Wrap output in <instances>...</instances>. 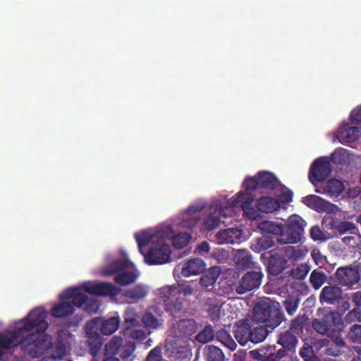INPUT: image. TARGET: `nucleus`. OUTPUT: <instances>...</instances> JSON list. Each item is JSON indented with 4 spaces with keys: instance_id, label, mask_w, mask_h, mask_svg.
Masks as SVG:
<instances>
[{
    "instance_id": "obj_42",
    "label": "nucleus",
    "mask_w": 361,
    "mask_h": 361,
    "mask_svg": "<svg viewBox=\"0 0 361 361\" xmlns=\"http://www.w3.org/2000/svg\"><path fill=\"white\" fill-rule=\"evenodd\" d=\"M135 238L137 243L138 248L141 254L144 253L142 250L143 247L148 245L150 243L152 244L155 243V236L145 231H141L139 233H136L135 235Z\"/></svg>"
},
{
    "instance_id": "obj_34",
    "label": "nucleus",
    "mask_w": 361,
    "mask_h": 361,
    "mask_svg": "<svg viewBox=\"0 0 361 361\" xmlns=\"http://www.w3.org/2000/svg\"><path fill=\"white\" fill-rule=\"evenodd\" d=\"M224 208L219 206L217 209L215 210V213L218 212V214H210L204 220V228L207 231H212L216 228L220 224L219 216H226L223 213Z\"/></svg>"
},
{
    "instance_id": "obj_26",
    "label": "nucleus",
    "mask_w": 361,
    "mask_h": 361,
    "mask_svg": "<svg viewBox=\"0 0 361 361\" xmlns=\"http://www.w3.org/2000/svg\"><path fill=\"white\" fill-rule=\"evenodd\" d=\"M148 290L145 286L139 284L123 293V296L129 302H137L147 297Z\"/></svg>"
},
{
    "instance_id": "obj_35",
    "label": "nucleus",
    "mask_w": 361,
    "mask_h": 361,
    "mask_svg": "<svg viewBox=\"0 0 361 361\" xmlns=\"http://www.w3.org/2000/svg\"><path fill=\"white\" fill-rule=\"evenodd\" d=\"M270 328H268L266 325L264 326L258 325L254 326L252 324V329L251 331L250 341L253 343H259L262 342L268 336L269 333L271 332Z\"/></svg>"
},
{
    "instance_id": "obj_64",
    "label": "nucleus",
    "mask_w": 361,
    "mask_h": 361,
    "mask_svg": "<svg viewBox=\"0 0 361 361\" xmlns=\"http://www.w3.org/2000/svg\"><path fill=\"white\" fill-rule=\"evenodd\" d=\"M349 322H361V307H357L351 310L345 317Z\"/></svg>"
},
{
    "instance_id": "obj_63",
    "label": "nucleus",
    "mask_w": 361,
    "mask_h": 361,
    "mask_svg": "<svg viewBox=\"0 0 361 361\" xmlns=\"http://www.w3.org/2000/svg\"><path fill=\"white\" fill-rule=\"evenodd\" d=\"M145 361H162L161 347L157 346L152 349L147 355Z\"/></svg>"
},
{
    "instance_id": "obj_50",
    "label": "nucleus",
    "mask_w": 361,
    "mask_h": 361,
    "mask_svg": "<svg viewBox=\"0 0 361 361\" xmlns=\"http://www.w3.org/2000/svg\"><path fill=\"white\" fill-rule=\"evenodd\" d=\"M142 319L145 326L148 328L157 329L161 325L159 319L150 312H146Z\"/></svg>"
},
{
    "instance_id": "obj_18",
    "label": "nucleus",
    "mask_w": 361,
    "mask_h": 361,
    "mask_svg": "<svg viewBox=\"0 0 361 361\" xmlns=\"http://www.w3.org/2000/svg\"><path fill=\"white\" fill-rule=\"evenodd\" d=\"M344 185L341 180L331 178L324 185L316 186L315 192L320 194L327 195L331 197H338L343 191Z\"/></svg>"
},
{
    "instance_id": "obj_2",
    "label": "nucleus",
    "mask_w": 361,
    "mask_h": 361,
    "mask_svg": "<svg viewBox=\"0 0 361 361\" xmlns=\"http://www.w3.org/2000/svg\"><path fill=\"white\" fill-rule=\"evenodd\" d=\"M345 154L346 149L338 148L334 151L330 158L321 157L316 159L312 163L308 173L310 183L316 187L318 183L324 182L332 171L331 161L334 164H342Z\"/></svg>"
},
{
    "instance_id": "obj_36",
    "label": "nucleus",
    "mask_w": 361,
    "mask_h": 361,
    "mask_svg": "<svg viewBox=\"0 0 361 361\" xmlns=\"http://www.w3.org/2000/svg\"><path fill=\"white\" fill-rule=\"evenodd\" d=\"M259 228L264 233H271L281 238L283 234V224L271 221H262Z\"/></svg>"
},
{
    "instance_id": "obj_8",
    "label": "nucleus",
    "mask_w": 361,
    "mask_h": 361,
    "mask_svg": "<svg viewBox=\"0 0 361 361\" xmlns=\"http://www.w3.org/2000/svg\"><path fill=\"white\" fill-rule=\"evenodd\" d=\"M335 282L341 286L353 289L360 280L359 270L355 267H341L335 272Z\"/></svg>"
},
{
    "instance_id": "obj_46",
    "label": "nucleus",
    "mask_w": 361,
    "mask_h": 361,
    "mask_svg": "<svg viewBox=\"0 0 361 361\" xmlns=\"http://www.w3.org/2000/svg\"><path fill=\"white\" fill-rule=\"evenodd\" d=\"M128 267V262L123 259H118L112 261L104 270L106 275H113L123 271Z\"/></svg>"
},
{
    "instance_id": "obj_58",
    "label": "nucleus",
    "mask_w": 361,
    "mask_h": 361,
    "mask_svg": "<svg viewBox=\"0 0 361 361\" xmlns=\"http://www.w3.org/2000/svg\"><path fill=\"white\" fill-rule=\"evenodd\" d=\"M126 334L130 338L137 341H144L146 337L147 334L146 332L142 329H130L128 330H126Z\"/></svg>"
},
{
    "instance_id": "obj_12",
    "label": "nucleus",
    "mask_w": 361,
    "mask_h": 361,
    "mask_svg": "<svg viewBox=\"0 0 361 361\" xmlns=\"http://www.w3.org/2000/svg\"><path fill=\"white\" fill-rule=\"evenodd\" d=\"M197 329L198 324L195 319H183L173 324L171 332L174 337L188 338L195 334Z\"/></svg>"
},
{
    "instance_id": "obj_14",
    "label": "nucleus",
    "mask_w": 361,
    "mask_h": 361,
    "mask_svg": "<svg viewBox=\"0 0 361 361\" xmlns=\"http://www.w3.org/2000/svg\"><path fill=\"white\" fill-rule=\"evenodd\" d=\"M252 324V320L244 319L238 321L234 325V336L242 346H245L250 341Z\"/></svg>"
},
{
    "instance_id": "obj_55",
    "label": "nucleus",
    "mask_w": 361,
    "mask_h": 361,
    "mask_svg": "<svg viewBox=\"0 0 361 361\" xmlns=\"http://www.w3.org/2000/svg\"><path fill=\"white\" fill-rule=\"evenodd\" d=\"M348 234V235H345L341 238L342 242L349 247H355L360 242L361 236L360 235L359 230L356 233L352 232Z\"/></svg>"
},
{
    "instance_id": "obj_29",
    "label": "nucleus",
    "mask_w": 361,
    "mask_h": 361,
    "mask_svg": "<svg viewBox=\"0 0 361 361\" xmlns=\"http://www.w3.org/2000/svg\"><path fill=\"white\" fill-rule=\"evenodd\" d=\"M272 307L278 309V314H274L271 312V314H269V315L267 317V319L264 322L268 328H270L271 330H274L278 327L286 319L283 310L281 308V305L279 302H274V303L272 305Z\"/></svg>"
},
{
    "instance_id": "obj_51",
    "label": "nucleus",
    "mask_w": 361,
    "mask_h": 361,
    "mask_svg": "<svg viewBox=\"0 0 361 361\" xmlns=\"http://www.w3.org/2000/svg\"><path fill=\"white\" fill-rule=\"evenodd\" d=\"M300 300L293 296H288L283 302V305L289 315H293L296 312Z\"/></svg>"
},
{
    "instance_id": "obj_59",
    "label": "nucleus",
    "mask_w": 361,
    "mask_h": 361,
    "mask_svg": "<svg viewBox=\"0 0 361 361\" xmlns=\"http://www.w3.org/2000/svg\"><path fill=\"white\" fill-rule=\"evenodd\" d=\"M137 324V319L133 310H126L124 317L125 331L133 328Z\"/></svg>"
},
{
    "instance_id": "obj_33",
    "label": "nucleus",
    "mask_w": 361,
    "mask_h": 361,
    "mask_svg": "<svg viewBox=\"0 0 361 361\" xmlns=\"http://www.w3.org/2000/svg\"><path fill=\"white\" fill-rule=\"evenodd\" d=\"M359 127H348L338 133V138L341 143H351L357 140L360 136Z\"/></svg>"
},
{
    "instance_id": "obj_32",
    "label": "nucleus",
    "mask_w": 361,
    "mask_h": 361,
    "mask_svg": "<svg viewBox=\"0 0 361 361\" xmlns=\"http://www.w3.org/2000/svg\"><path fill=\"white\" fill-rule=\"evenodd\" d=\"M203 357L206 361L225 360V355L222 350L214 345H207L204 348Z\"/></svg>"
},
{
    "instance_id": "obj_25",
    "label": "nucleus",
    "mask_w": 361,
    "mask_h": 361,
    "mask_svg": "<svg viewBox=\"0 0 361 361\" xmlns=\"http://www.w3.org/2000/svg\"><path fill=\"white\" fill-rule=\"evenodd\" d=\"M260 188L274 190L281 185L276 176L269 171H260L257 174Z\"/></svg>"
},
{
    "instance_id": "obj_10",
    "label": "nucleus",
    "mask_w": 361,
    "mask_h": 361,
    "mask_svg": "<svg viewBox=\"0 0 361 361\" xmlns=\"http://www.w3.org/2000/svg\"><path fill=\"white\" fill-rule=\"evenodd\" d=\"M99 318H94L89 321L85 325L87 342L93 354L97 353L102 345V338L98 332Z\"/></svg>"
},
{
    "instance_id": "obj_7",
    "label": "nucleus",
    "mask_w": 361,
    "mask_h": 361,
    "mask_svg": "<svg viewBox=\"0 0 361 361\" xmlns=\"http://www.w3.org/2000/svg\"><path fill=\"white\" fill-rule=\"evenodd\" d=\"M264 274L260 267L255 270L247 271L241 279L235 288V291L239 295L258 289L262 282Z\"/></svg>"
},
{
    "instance_id": "obj_24",
    "label": "nucleus",
    "mask_w": 361,
    "mask_h": 361,
    "mask_svg": "<svg viewBox=\"0 0 361 361\" xmlns=\"http://www.w3.org/2000/svg\"><path fill=\"white\" fill-rule=\"evenodd\" d=\"M100 319L98 324V329L103 335L109 336L114 334L119 327L121 320L119 317L114 316L109 319Z\"/></svg>"
},
{
    "instance_id": "obj_45",
    "label": "nucleus",
    "mask_w": 361,
    "mask_h": 361,
    "mask_svg": "<svg viewBox=\"0 0 361 361\" xmlns=\"http://www.w3.org/2000/svg\"><path fill=\"white\" fill-rule=\"evenodd\" d=\"M215 337V333L211 325H207L195 336V340L202 344L212 341Z\"/></svg>"
},
{
    "instance_id": "obj_53",
    "label": "nucleus",
    "mask_w": 361,
    "mask_h": 361,
    "mask_svg": "<svg viewBox=\"0 0 361 361\" xmlns=\"http://www.w3.org/2000/svg\"><path fill=\"white\" fill-rule=\"evenodd\" d=\"M191 235L186 232L178 233L173 238V245L176 248H182L190 241Z\"/></svg>"
},
{
    "instance_id": "obj_3",
    "label": "nucleus",
    "mask_w": 361,
    "mask_h": 361,
    "mask_svg": "<svg viewBox=\"0 0 361 361\" xmlns=\"http://www.w3.org/2000/svg\"><path fill=\"white\" fill-rule=\"evenodd\" d=\"M341 315L336 311H329L312 322V326L318 334L334 337L339 335L344 329Z\"/></svg>"
},
{
    "instance_id": "obj_19",
    "label": "nucleus",
    "mask_w": 361,
    "mask_h": 361,
    "mask_svg": "<svg viewBox=\"0 0 361 361\" xmlns=\"http://www.w3.org/2000/svg\"><path fill=\"white\" fill-rule=\"evenodd\" d=\"M275 301H260L258 302L253 308V317L257 322L264 323L267 319V317L272 313L278 314L274 307L272 305Z\"/></svg>"
},
{
    "instance_id": "obj_44",
    "label": "nucleus",
    "mask_w": 361,
    "mask_h": 361,
    "mask_svg": "<svg viewBox=\"0 0 361 361\" xmlns=\"http://www.w3.org/2000/svg\"><path fill=\"white\" fill-rule=\"evenodd\" d=\"M216 339L231 350L236 348V344L230 334L224 329L217 331L215 334Z\"/></svg>"
},
{
    "instance_id": "obj_54",
    "label": "nucleus",
    "mask_w": 361,
    "mask_h": 361,
    "mask_svg": "<svg viewBox=\"0 0 361 361\" xmlns=\"http://www.w3.org/2000/svg\"><path fill=\"white\" fill-rule=\"evenodd\" d=\"M293 192L290 190L283 186V191L278 197L276 198L279 203V207H285L288 203L292 202Z\"/></svg>"
},
{
    "instance_id": "obj_17",
    "label": "nucleus",
    "mask_w": 361,
    "mask_h": 361,
    "mask_svg": "<svg viewBox=\"0 0 361 361\" xmlns=\"http://www.w3.org/2000/svg\"><path fill=\"white\" fill-rule=\"evenodd\" d=\"M276 343L281 345L282 348L280 349L283 350L286 355L288 356L290 352L295 351L298 340L295 334L287 329L278 334Z\"/></svg>"
},
{
    "instance_id": "obj_43",
    "label": "nucleus",
    "mask_w": 361,
    "mask_h": 361,
    "mask_svg": "<svg viewBox=\"0 0 361 361\" xmlns=\"http://www.w3.org/2000/svg\"><path fill=\"white\" fill-rule=\"evenodd\" d=\"M123 340L121 336H114L105 346L106 355L114 357L119 353Z\"/></svg>"
},
{
    "instance_id": "obj_22",
    "label": "nucleus",
    "mask_w": 361,
    "mask_h": 361,
    "mask_svg": "<svg viewBox=\"0 0 361 361\" xmlns=\"http://www.w3.org/2000/svg\"><path fill=\"white\" fill-rule=\"evenodd\" d=\"M254 200V196L248 192H239L237 194V197L233 199L229 203L231 207H237L239 204L245 214H249L250 212L253 211L252 204Z\"/></svg>"
},
{
    "instance_id": "obj_39",
    "label": "nucleus",
    "mask_w": 361,
    "mask_h": 361,
    "mask_svg": "<svg viewBox=\"0 0 361 361\" xmlns=\"http://www.w3.org/2000/svg\"><path fill=\"white\" fill-rule=\"evenodd\" d=\"M307 250L300 246H288L286 247L285 257L291 261H298L304 257Z\"/></svg>"
},
{
    "instance_id": "obj_49",
    "label": "nucleus",
    "mask_w": 361,
    "mask_h": 361,
    "mask_svg": "<svg viewBox=\"0 0 361 361\" xmlns=\"http://www.w3.org/2000/svg\"><path fill=\"white\" fill-rule=\"evenodd\" d=\"M310 271V267L307 264H300L293 267L290 276L295 279H304Z\"/></svg>"
},
{
    "instance_id": "obj_61",
    "label": "nucleus",
    "mask_w": 361,
    "mask_h": 361,
    "mask_svg": "<svg viewBox=\"0 0 361 361\" xmlns=\"http://www.w3.org/2000/svg\"><path fill=\"white\" fill-rule=\"evenodd\" d=\"M330 207L331 204L329 201L318 196L314 209L318 212H324L329 211Z\"/></svg>"
},
{
    "instance_id": "obj_57",
    "label": "nucleus",
    "mask_w": 361,
    "mask_h": 361,
    "mask_svg": "<svg viewBox=\"0 0 361 361\" xmlns=\"http://www.w3.org/2000/svg\"><path fill=\"white\" fill-rule=\"evenodd\" d=\"M348 339L353 343H358L361 341V325H353L348 333Z\"/></svg>"
},
{
    "instance_id": "obj_60",
    "label": "nucleus",
    "mask_w": 361,
    "mask_h": 361,
    "mask_svg": "<svg viewBox=\"0 0 361 361\" xmlns=\"http://www.w3.org/2000/svg\"><path fill=\"white\" fill-rule=\"evenodd\" d=\"M82 307L89 314L95 313L99 308V303L96 299L87 297V301Z\"/></svg>"
},
{
    "instance_id": "obj_6",
    "label": "nucleus",
    "mask_w": 361,
    "mask_h": 361,
    "mask_svg": "<svg viewBox=\"0 0 361 361\" xmlns=\"http://www.w3.org/2000/svg\"><path fill=\"white\" fill-rule=\"evenodd\" d=\"M171 249L164 240L152 244L147 253L142 254L149 265L164 264L170 260Z\"/></svg>"
},
{
    "instance_id": "obj_56",
    "label": "nucleus",
    "mask_w": 361,
    "mask_h": 361,
    "mask_svg": "<svg viewBox=\"0 0 361 361\" xmlns=\"http://www.w3.org/2000/svg\"><path fill=\"white\" fill-rule=\"evenodd\" d=\"M249 354L254 361H271L267 355V350H265V348L262 347L250 351Z\"/></svg>"
},
{
    "instance_id": "obj_13",
    "label": "nucleus",
    "mask_w": 361,
    "mask_h": 361,
    "mask_svg": "<svg viewBox=\"0 0 361 361\" xmlns=\"http://www.w3.org/2000/svg\"><path fill=\"white\" fill-rule=\"evenodd\" d=\"M83 288L85 292L98 296L114 297L119 293L118 288L112 283L107 282L99 283L86 282L83 283Z\"/></svg>"
},
{
    "instance_id": "obj_37",
    "label": "nucleus",
    "mask_w": 361,
    "mask_h": 361,
    "mask_svg": "<svg viewBox=\"0 0 361 361\" xmlns=\"http://www.w3.org/2000/svg\"><path fill=\"white\" fill-rule=\"evenodd\" d=\"M327 274L320 269L313 270L310 276V282L315 290L319 289L327 281Z\"/></svg>"
},
{
    "instance_id": "obj_15",
    "label": "nucleus",
    "mask_w": 361,
    "mask_h": 361,
    "mask_svg": "<svg viewBox=\"0 0 361 361\" xmlns=\"http://www.w3.org/2000/svg\"><path fill=\"white\" fill-rule=\"evenodd\" d=\"M85 292L83 288V284L81 287H71L65 290L61 294L59 295V298L61 300H71L69 301L73 305V308L82 307L87 301V295L84 293Z\"/></svg>"
},
{
    "instance_id": "obj_31",
    "label": "nucleus",
    "mask_w": 361,
    "mask_h": 361,
    "mask_svg": "<svg viewBox=\"0 0 361 361\" xmlns=\"http://www.w3.org/2000/svg\"><path fill=\"white\" fill-rule=\"evenodd\" d=\"M275 245L273 237L264 235L258 238L251 244V249L257 253L271 248Z\"/></svg>"
},
{
    "instance_id": "obj_30",
    "label": "nucleus",
    "mask_w": 361,
    "mask_h": 361,
    "mask_svg": "<svg viewBox=\"0 0 361 361\" xmlns=\"http://www.w3.org/2000/svg\"><path fill=\"white\" fill-rule=\"evenodd\" d=\"M74 312L73 305L70 302L62 301L52 307L51 313L54 317L63 318L73 314Z\"/></svg>"
},
{
    "instance_id": "obj_40",
    "label": "nucleus",
    "mask_w": 361,
    "mask_h": 361,
    "mask_svg": "<svg viewBox=\"0 0 361 361\" xmlns=\"http://www.w3.org/2000/svg\"><path fill=\"white\" fill-rule=\"evenodd\" d=\"M308 324V318L305 314H299L291 321L289 329L293 333L298 335L303 332L305 327Z\"/></svg>"
},
{
    "instance_id": "obj_5",
    "label": "nucleus",
    "mask_w": 361,
    "mask_h": 361,
    "mask_svg": "<svg viewBox=\"0 0 361 361\" xmlns=\"http://www.w3.org/2000/svg\"><path fill=\"white\" fill-rule=\"evenodd\" d=\"M156 295L164 302V310L174 318L183 311V299L178 296L176 284L165 286L156 290Z\"/></svg>"
},
{
    "instance_id": "obj_1",
    "label": "nucleus",
    "mask_w": 361,
    "mask_h": 361,
    "mask_svg": "<svg viewBox=\"0 0 361 361\" xmlns=\"http://www.w3.org/2000/svg\"><path fill=\"white\" fill-rule=\"evenodd\" d=\"M47 317V312L37 307L16 322L13 331L0 333V360L3 350L18 345L34 358L43 355L51 344L46 333L49 326Z\"/></svg>"
},
{
    "instance_id": "obj_52",
    "label": "nucleus",
    "mask_w": 361,
    "mask_h": 361,
    "mask_svg": "<svg viewBox=\"0 0 361 361\" xmlns=\"http://www.w3.org/2000/svg\"><path fill=\"white\" fill-rule=\"evenodd\" d=\"M67 353V348L62 341L56 342L51 351V357L54 360H61Z\"/></svg>"
},
{
    "instance_id": "obj_23",
    "label": "nucleus",
    "mask_w": 361,
    "mask_h": 361,
    "mask_svg": "<svg viewBox=\"0 0 361 361\" xmlns=\"http://www.w3.org/2000/svg\"><path fill=\"white\" fill-rule=\"evenodd\" d=\"M241 235V233L238 229L227 228L218 232L216 235V239L218 244H235Z\"/></svg>"
},
{
    "instance_id": "obj_20",
    "label": "nucleus",
    "mask_w": 361,
    "mask_h": 361,
    "mask_svg": "<svg viewBox=\"0 0 361 361\" xmlns=\"http://www.w3.org/2000/svg\"><path fill=\"white\" fill-rule=\"evenodd\" d=\"M205 207V204L202 202H197L190 205L185 211L183 219V224L184 226L190 228H193L200 221V216L199 213L202 211Z\"/></svg>"
},
{
    "instance_id": "obj_48",
    "label": "nucleus",
    "mask_w": 361,
    "mask_h": 361,
    "mask_svg": "<svg viewBox=\"0 0 361 361\" xmlns=\"http://www.w3.org/2000/svg\"><path fill=\"white\" fill-rule=\"evenodd\" d=\"M262 348L267 350V355L271 361H281L284 357H288L283 350L276 349L275 345H267Z\"/></svg>"
},
{
    "instance_id": "obj_28",
    "label": "nucleus",
    "mask_w": 361,
    "mask_h": 361,
    "mask_svg": "<svg viewBox=\"0 0 361 361\" xmlns=\"http://www.w3.org/2000/svg\"><path fill=\"white\" fill-rule=\"evenodd\" d=\"M332 343L328 345L324 350L326 355L338 357L343 353L345 343L340 335L334 336Z\"/></svg>"
},
{
    "instance_id": "obj_41",
    "label": "nucleus",
    "mask_w": 361,
    "mask_h": 361,
    "mask_svg": "<svg viewBox=\"0 0 361 361\" xmlns=\"http://www.w3.org/2000/svg\"><path fill=\"white\" fill-rule=\"evenodd\" d=\"M137 278V275L133 271H123L118 273L115 278V282L120 286H128L133 283Z\"/></svg>"
},
{
    "instance_id": "obj_9",
    "label": "nucleus",
    "mask_w": 361,
    "mask_h": 361,
    "mask_svg": "<svg viewBox=\"0 0 361 361\" xmlns=\"http://www.w3.org/2000/svg\"><path fill=\"white\" fill-rule=\"evenodd\" d=\"M323 225L331 230L337 236H341L352 232H357L358 228L355 223L340 219L335 216L326 217L323 220Z\"/></svg>"
},
{
    "instance_id": "obj_47",
    "label": "nucleus",
    "mask_w": 361,
    "mask_h": 361,
    "mask_svg": "<svg viewBox=\"0 0 361 361\" xmlns=\"http://www.w3.org/2000/svg\"><path fill=\"white\" fill-rule=\"evenodd\" d=\"M135 348L136 345L133 342L126 341L124 344H122L119 350L120 357L123 361H128L135 352Z\"/></svg>"
},
{
    "instance_id": "obj_11",
    "label": "nucleus",
    "mask_w": 361,
    "mask_h": 361,
    "mask_svg": "<svg viewBox=\"0 0 361 361\" xmlns=\"http://www.w3.org/2000/svg\"><path fill=\"white\" fill-rule=\"evenodd\" d=\"M268 255L267 271L269 274L278 276L281 274L288 266V260L278 252L272 250L269 252H264L262 255V257H265Z\"/></svg>"
},
{
    "instance_id": "obj_16",
    "label": "nucleus",
    "mask_w": 361,
    "mask_h": 361,
    "mask_svg": "<svg viewBox=\"0 0 361 361\" xmlns=\"http://www.w3.org/2000/svg\"><path fill=\"white\" fill-rule=\"evenodd\" d=\"M343 290L337 286L329 285L324 286L319 295V302L322 304L336 305L342 298Z\"/></svg>"
},
{
    "instance_id": "obj_21",
    "label": "nucleus",
    "mask_w": 361,
    "mask_h": 361,
    "mask_svg": "<svg viewBox=\"0 0 361 361\" xmlns=\"http://www.w3.org/2000/svg\"><path fill=\"white\" fill-rule=\"evenodd\" d=\"M206 269V264L203 259L200 258L190 259L186 262L181 269L183 276L189 277L192 275H199Z\"/></svg>"
},
{
    "instance_id": "obj_38",
    "label": "nucleus",
    "mask_w": 361,
    "mask_h": 361,
    "mask_svg": "<svg viewBox=\"0 0 361 361\" xmlns=\"http://www.w3.org/2000/svg\"><path fill=\"white\" fill-rule=\"evenodd\" d=\"M236 264L239 269H250L255 267L252 255L245 250H238Z\"/></svg>"
},
{
    "instance_id": "obj_4",
    "label": "nucleus",
    "mask_w": 361,
    "mask_h": 361,
    "mask_svg": "<svg viewBox=\"0 0 361 361\" xmlns=\"http://www.w3.org/2000/svg\"><path fill=\"white\" fill-rule=\"evenodd\" d=\"M306 221L298 214L290 215L286 225H283V234L281 238H277V241L281 245L296 244L301 241L305 233Z\"/></svg>"
},
{
    "instance_id": "obj_62",
    "label": "nucleus",
    "mask_w": 361,
    "mask_h": 361,
    "mask_svg": "<svg viewBox=\"0 0 361 361\" xmlns=\"http://www.w3.org/2000/svg\"><path fill=\"white\" fill-rule=\"evenodd\" d=\"M310 236L314 240H326L327 238L319 226H314L311 228Z\"/></svg>"
},
{
    "instance_id": "obj_27",
    "label": "nucleus",
    "mask_w": 361,
    "mask_h": 361,
    "mask_svg": "<svg viewBox=\"0 0 361 361\" xmlns=\"http://www.w3.org/2000/svg\"><path fill=\"white\" fill-rule=\"evenodd\" d=\"M256 207L258 211L264 213H272L280 208L279 201L270 197H262L258 199Z\"/></svg>"
}]
</instances>
